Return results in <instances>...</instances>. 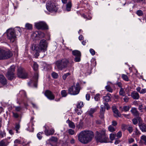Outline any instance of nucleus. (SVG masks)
<instances>
[{
    "mask_svg": "<svg viewBox=\"0 0 146 146\" xmlns=\"http://www.w3.org/2000/svg\"><path fill=\"white\" fill-rule=\"evenodd\" d=\"M93 132L91 131H84L80 132L78 135V140L84 144L90 142L94 137Z\"/></svg>",
    "mask_w": 146,
    "mask_h": 146,
    "instance_id": "1",
    "label": "nucleus"
},
{
    "mask_svg": "<svg viewBox=\"0 0 146 146\" xmlns=\"http://www.w3.org/2000/svg\"><path fill=\"white\" fill-rule=\"evenodd\" d=\"M95 138L97 142L102 143L108 142V137L106 135L105 130H102L99 132L96 131Z\"/></svg>",
    "mask_w": 146,
    "mask_h": 146,
    "instance_id": "2",
    "label": "nucleus"
},
{
    "mask_svg": "<svg viewBox=\"0 0 146 146\" xmlns=\"http://www.w3.org/2000/svg\"><path fill=\"white\" fill-rule=\"evenodd\" d=\"M69 62L68 60L63 59L57 61L55 64L58 70H62L67 67Z\"/></svg>",
    "mask_w": 146,
    "mask_h": 146,
    "instance_id": "3",
    "label": "nucleus"
},
{
    "mask_svg": "<svg viewBox=\"0 0 146 146\" xmlns=\"http://www.w3.org/2000/svg\"><path fill=\"white\" fill-rule=\"evenodd\" d=\"M12 52L9 50L0 48V60L7 59L12 57Z\"/></svg>",
    "mask_w": 146,
    "mask_h": 146,
    "instance_id": "4",
    "label": "nucleus"
},
{
    "mask_svg": "<svg viewBox=\"0 0 146 146\" xmlns=\"http://www.w3.org/2000/svg\"><path fill=\"white\" fill-rule=\"evenodd\" d=\"M15 31L12 29H9L7 31V38L12 42H14L16 40V35Z\"/></svg>",
    "mask_w": 146,
    "mask_h": 146,
    "instance_id": "5",
    "label": "nucleus"
},
{
    "mask_svg": "<svg viewBox=\"0 0 146 146\" xmlns=\"http://www.w3.org/2000/svg\"><path fill=\"white\" fill-rule=\"evenodd\" d=\"M80 86L79 83H77L75 85L72 86L69 88L68 93L73 95H75L78 94L80 90Z\"/></svg>",
    "mask_w": 146,
    "mask_h": 146,
    "instance_id": "6",
    "label": "nucleus"
},
{
    "mask_svg": "<svg viewBox=\"0 0 146 146\" xmlns=\"http://www.w3.org/2000/svg\"><path fill=\"white\" fill-rule=\"evenodd\" d=\"M48 44L46 40L43 39L41 40L38 46L39 50L40 52H44L46 51Z\"/></svg>",
    "mask_w": 146,
    "mask_h": 146,
    "instance_id": "7",
    "label": "nucleus"
},
{
    "mask_svg": "<svg viewBox=\"0 0 146 146\" xmlns=\"http://www.w3.org/2000/svg\"><path fill=\"white\" fill-rule=\"evenodd\" d=\"M15 66L13 65L10 66L8 69L6 76L9 80H12L14 78V72L15 71Z\"/></svg>",
    "mask_w": 146,
    "mask_h": 146,
    "instance_id": "8",
    "label": "nucleus"
},
{
    "mask_svg": "<svg viewBox=\"0 0 146 146\" xmlns=\"http://www.w3.org/2000/svg\"><path fill=\"white\" fill-rule=\"evenodd\" d=\"M17 75L19 78L23 79L27 78L28 77L27 72L23 68L21 67H20L18 69Z\"/></svg>",
    "mask_w": 146,
    "mask_h": 146,
    "instance_id": "9",
    "label": "nucleus"
},
{
    "mask_svg": "<svg viewBox=\"0 0 146 146\" xmlns=\"http://www.w3.org/2000/svg\"><path fill=\"white\" fill-rule=\"evenodd\" d=\"M46 8L49 11L52 12V11H56L58 8L57 5L54 3L52 2H50L46 4Z\"/></svg>",
    "mask_w": 146,
    "mask_h": 146,
    "instance_id": "10",
    "label": "nucleus"
},
{
    "mask_svg": "<svg viewBox=\"0 0 146 146\" xmlns=\"http://www.w3.org/2000/svg\"><path fill=\"white\" fill-rule=\"evenodd\" d=\"M72 54L75 56L74 60L76 62H79L80 61L81 53L80 52L77 50H73L72 52Z\"/></svg>",
    "mask_w": 146,
    "mask_h": 146,
    "instance_id": "11",
    "label": "nucleus"
},
{
    "mask_svg": "<svg viewBox=\"0 0 146 146\" xmlns=\"http://www.w3.org/2000/svg\"><path fill=\"white\" fill-rule=\"evenodd\" d=\"M38 79V74L37 73H36L34 75L31 80L30 82H29V84L31 83V84H33V86L36 88L37 87V83Z\"/></svg>",
    "mask_w": 146,
    "mask_h": 146,
    "instance_id": "12",
    "label": "nucleus"
},
{
    "mask_svg": "<svg viewBox=\"0 0 146 146\" xmlns=\"http://www.w3.org/2000/svg\"><path fill=\"white\" fill-rule=\"evenodd\" d=\"M36 28L38 29H48V27L46 24L44 22H40L35 24Z\"/></svg>",
    "mask_w": 146,
    "mask_h": 146,
    "instance_id": "13",
    "label": "nucleus"
},
{
    "mask_svg": "<svg viewBox=\"0 0 146 146\" xmlns=\"http://www.w3.org/2000/svg\"><path fill=\"white\" fill-rule=\"evenodd\" d=\"M44 95L47 98L50 100L54 99L55 96L52 93L50 90H47L45 91Z\"/></svg>",
    "mask_w": 146,
    "mask_h": 146,
    "instance_id": "14",
    "label": "nucleus"
},
{
    "mask_svg": "<svg viewBox=\"0 0 146 146\" xmlns=\"http://www.w3.org/2000/svg\"><path fill=\"white\" fill-rule=\"evenodd\" d=\"M112 110L114 113V116L116 117H121V115L119 111L115 106H113L112 107Z\"/></svg>",
    "mask_w": 146,
    "mask_h": 146,
    "instance_id": "15",
    "label": "nucleus"
},
{
    "mask_svg": "<svg viewBox=\"0 0 146 146\" xmlns=\"http://www.w3.org/2000/svg\"><path fill=\"white\" fill-rule=\"evenodd\" d=\"M131 95L134 99L137 100L139 99V94L135 91L132 92Z\"/></svg>",
    "mask_w": 146,
    "mask_h": 146,
    "instance_id": "16",
    "label": "nucleus"
},
{
    "mask_svg": "<svg viewBox=\"0 0 146 146\" xmlns=\"http://www.w3.org/2000/svg\"><path fill=\"white\" fill-rule=\"evenodd\" d=\"M54 132L53 129H46L45 130V133L47 136H49L53 135Z\"/></svg>",
    "mask_w": 146,
    "mask_h": 146,
    "instance_id": "17",
    "label": "nucleus"
},
{
    "mask_svg": "<svg viewBox=\"0 0 146 146\" xmlns=\"http://www.w3.org/2000/svg\"><path fill=\"white\" fill-rule=\"evenodd\" d=\"M111 95L109 93L107 94V95L104 96L103 99L104 101L106 102H108L111 100Z\"/></svg>",
    "mask_w": 146,
    "mask_h": 146,
    "instance_id": "18",
    "label": "nucleus"
},
{
    "mask_svg": "<svg viewBox=\"0 0 146 146\" xmlns=\"http://www.w3.org/2000/svg\"><path fill=\"white\" fill-rule=\"evenodd\" d=\"M131 111L134 116H139V113L136 108H132Z\"/></svg>",
    "mask_w": 146,
    "mask_h": 146,
    "instance_id": "19",
    "label": "nucleus"
},
{
    "mask_svg": "<svg viewBox=\"0 0 146 146\" xmlns=\"http://www.w3.org/2000/svg\"><path fill=\"white\" fill-rule=\"evenodd\" d=\"M0 82L3 85H5L7 83L6 79L3 75H0Z\"/></svg>",
    "mask_w": 146,
    "mask_h": 146,
    "instance_id": "20",
    "label": "nucleus"
},
{
    "mask_svg": "<svg viewBox=\"0 0 146 146\" xmlns=\"http://www.w3.org/2000/svg\"><path fill=\"white\" fill-rule=\"evenodd\" d=\"M97 109L96 108H91L88 111V113L92 117H93L92 114L96 111Z\"/></svg>",
    "mask_w": 146,
    "mask_h": 146,
    "instance_id": "21",
    "label": "nucleus"
},
{
    "mask_svg": "<svg viewBox=\"0 0 146 146\" xmlns=\"http://www.w3.org/2000/svg\"><path fill=\"white\" fill-rule=\"evenodd\" d=\"M9 142L6 139L2 140L0 141V146H7Z\"/></svg>",
    "mask_w": 146,
    "mask_h": 146,
    "instance_id": "22",
    "label": "nucleus"
},
{
    "mask_svg": "<svg viewBox=\"0 0 146 146\" xmlns=\"http://www.w3.org/2000/svg\"><path fill=\"white\" fill-rule=\"evenodd\" d=\"M72 7V3L71 2H69L66 5V10L68 11H70L71 10Z\"/></svg>",
    "mask_w": 146,
    "mask_h": 146,
    "instance_id": "23",
    "label": "nucleus"
},
{
    "mask_svg": "<svg viewBox=\"0 0 146 146\" xmlns=\"http://www.w3.org/2000/svg\"><path fill=\"white\" fill-rule=\"evenodd\" d=\"M130 108V107L128 106H123V108L120 107V109L122 110H124V111H128Z\"/></svg>",
    "mask_w": 146,
    "mask_h": 146,
    "instance_id": "24",
    "label": "nucleus"
},
{
    "mask_svg": "<svg viewBox=\"0 0 146 146\" xmlns=\"http://www.w3.org/2000/svg\"><path fill=\"white\" fill-rule=\"evenodd\" d=\"M67 121L68 122V123H69V125L70 127L73 129L75 128V125L73 122L69 120H68Z\"/></svg>",
    "mask_w": 146,
    "mask_h": 146,
    "instance_id": "25",
    "label": "nucleus"
},
{
    "mask_svg": "<svg viewBox=\"0 0 146 146\" xmlns=\"http://www.w3.org/2000/svg\"><path fill=\"white\" fill-rule=\"evenodd\" d=\"M139 127L141 130L142 131H146V125H144L143 124H142L141 125H139Z\"/></svg>",
    "mask_w": 146,
    "mask_h": 146,
    "instance_id": "26",
    "label": "nucleus"
},
{
    "mask_svg": "<svg viewBox=\"0 0 146 146\" xmlns=\"http://www.w3.org/2000/svg\"><path fill=\"white\" fill-rule=\"evenodd\" d=\"M32 49L33 50H35L36 52H40L39 50V48L38 46H36V45L35 44H33L32 46L31 47Z\"/></svg>",
    "mask_w": 146,
    "mask_h": 146,
    "instance_id": "27",
    "label": "nucleus"
},
{
    "mask_svg": "<svg viewBox=\"0 0 146 146\" xmlns=\"http://www.w3.org/2000/svg\"><path fill=\"white\" fill-rule=\"evenodd\" d=\"M49 141L51 142H54L56 143L58 141V139L57 137H52L49 139Z\"/></svg>",
    "mask_w": 146,
    "mask_h": 146,
    "instance_id": "28",
    "label": "nucleus"
},
{
    "mask_svg": "<svg viewBox=\"0 0 146 146\" xmlns=\"http://www.w3.org/2000/svg\"><path fill=\"white\" fill-rule=\"evenodd\" d=\"M121 77L123 80L126 81H129V78L127 75L124 74H122L121 75Z\"/></svg>",
    "mask_w": 146,
    "mask_h": 146,
    "instance_id": "29",
    "label": "nucleus"
},
{
    "mask_svg": "<svg viewBox=\"0 0 146 146\" xmlns=\"http://www.w3.org/2000/svg\"><path fill=\"white\" fill-rule=\"evenodd\" d=\"M105 88L106 89L108 92H113V90L110 86H106Z\"/></svg>",
    "mask_w": 146,
    "mask_h": 146,
    "instance_id": "30",
    "label": "nucleus"
},
{
    "mask_svg": "<svg viewBox=\"0 0 146 146\" xmlns=\"http://www.w3.org/2000/svg\"><path fill=\"white\" fill-rule=\"evenodd\" d=\"M25 27L28 29H32V25L30 24L27 23L26 24Z\"/></svg>",
    "mask_w": 146,
    "mask_h": 146,
    "instance_id": "31",
    "label": "nucleus"
},
{
    "mask_svg": "<svg viewBox=\"0 0 146 146\" xmlns=\"http://www.w3.org/2000/svg\"><path fill=\"white\" fill-rule=\"evenodd\" d=\"M119 94L122 96H124L125 92L124 90V89L123 88H121L120 89V91L119 92Z\"/></svg>",
    "mask_w": 146,
    "mask_h": 146,
    "instance_id": "32",
    "label": "nucleus"
},
{
    "mask_svg": "<svg viewBox=\"0 0 146 146\" xmlns=\"http://www.w3.org/2000/svg\"><path fill=\"white\" fill-rule=\"evenodd\" d=\"M33 68L35 71H37L38 70V65L36 62H34L33 65Z\"/></svg>",
    "mask_w": 146,
    "mask_h": 146,
    "instance_id": "33",
    "label": "nucleus"
},
{
    "mask_svg": "<svg viewBox=\"0 0 146 146\" xmlns=\"http://www.w3.org/2000/svg\"><path fill=\"white\" fill-rule=\"evenodd\" d=\"M20 125L19 123H16V125L15 127V129L16 131V133H18V130L20 128Z\"/></svg>",
    "mask_w": 146,
    "mask_h": 146,
    "instance_id": "34",
    "label": "nucleus"
},
{
    "mask_svg": "<svg viewBox=\"0 0 146 146\" xmlns=\"http://www.w3.org/2000/svg\"><path fill=\"white\" fill-rule=\"evenodd\" d=\"M108 129L109 131L111 132L114 131L115 130V129L114 127H113L111 125H110L108 127Z\"/></svg>",
    "mask_w": 146,
    "mask_h": 146,
    "instance_id": "35",
    "label": "nucleus"
},
{
    "mask_svg": "<svg viewBox=\"0 0 146 146\" xmlns=\"http://www.w3.org/2000/svg\"><path fill=\"white\" fill-rule=\"evenodd\" d=\"M38 36L40 38H42L44 37L45 36L44 33L42 32H40L38 33Z\"/></svg>",
    "mask_w": 146,
    "mask_h": 146,
    "instance_id": "36",
    "label": "nucleus"
},
{
    "mask_svg": "<svg viewBox=\"0 0 146 146\" xmlns=\"http://www.w3.org/2000/svg\"><path fill=\"white\" fill-rule=\"evenodd\" d=\"M61 95L62 96V97H65L67 95L66 91L65 90H62L61 91Z\"/></svg>",
    "mask_w": 146,
    "mask_h": 146,
    "instance_id": "37",
    "label": "nucleus"
},
{
    "mask_svg": "<svg viewBox=\"0 0 146 146\" xmlns=\"http://www.w3.org/2000/svg\"><path fill=\"white\" fill-rule=\"evenodd\" d=\"M83 106V104L82 102H79L77 106L78 108H80Z\"/></svg>",
    "mask_w": 146,
    "mask_h": 146,
    "instance_id": "38",
    "label": "nucleus"
},
{
    "mask_svg": "<svg viewBox=\"0 0 146 146\" xmlns=\"http://www.w3.org/2000/svg\"><path fill=\"white\" fill-rule=\"evenodd\" d=\"M136 14L139 16H141L143 15V11L141 10H138L136 12Z\"/></svg>",
    "mask_w": 146,
    "mask_h": 146,
    "instance_id": "39",
    "label": "nucleus"
},
{
    "mask_svg": "<svg viewBox=\"0 0 146 146\" xmlns=\"http://www.w3.org/2000/svg\"><path fill=\"white\" fill-rule=\"evenodd\" d=\"M116 136L115 134L114 133H111L110 135V138L111 140H113L115 138Z\"/></svg>",
    "mask_w": 146,
    "mask_h": 146,
    "instance_id": "40",
    "label": "nucleus"
},
{
    "mask_svg": "<svg viewBox=\"0 0 146 146\" xmlns=\"http://www.w3.org/2000/svg\"><path fill=\"white\" fill-rule=\"evenodd\" d=\"M100 94H97L94 97L95 100L96 101H98L100 99Z\"/></svg>",
    "mask_w": 146,
    "mask_h": 146,
    "instance_id": "41",
    "label": "nucleus"
},
{
    "mask_svg": "<svg viewBox=\"0 0 146 146\" xmlns=\"http://www.w3.org/2000/svg\"><path fill=\"white\" fill-rule=\"evenodd\" d=\"M127 129L129 131V133H131L133 131V127L132 126H128L127 128Z\"/></svg>",
    "mask_w": 146,
    "mask_h": 146,
    "instance_id": "42",
    "label": "nucleus"
},
{
    "mask_svg": "<svg viewBox=\"0 0 146 146\" xmlns=\"http://www.w3.org/2000/svg\"><path fill=\"white\" fill-rule=\"evenodd\" d=\"M82 123H83L82 122V121L81 120H80L79 124L77 125L76 127L78 129H80L81 128H82L83 125Z\"/></svg>",
    "mask_w": 146,
    "mask_h": 146,
    "instance_id": "43",
    "label": "nucleus"
},
{
    "mask_svg": "<svg viewBox=\"0 0 146 146\" xmlns=\"http://www.w3.org/2000/svg\"><path fill=\"white\" fill-rule=\"evenodd\" d=\"M70 74L69 73H67L64 74L62 76V78L64 80H65L67 77L69 75H70Z\"/></svg>",
    "mask_w": 146,
    "mask_h": 146,
    "instance_id": "44",
    "label": "nucleus"
},
{
    "mask_svg": "<svg viewBox=\"0 0 146 146\" xmlns=\"http://www.w3.org/2000/svg\"><path fill=\"white\" fill-rule=\"evenodd\" d=\"M128 126L125 124H122L121 125V128L123 130H125V129H127Z\"/></svg>",
    "mask_w": 146,
    "mask_h": 146,
    "instance_id": "45",
    "label": "nucleus"
},
{
    "mask_svg": "<svg viewBox=\"0 0 146 146\" xmlns=\"http://www.w3.org/2000/svg\"><path fill=\"white\" fill-rule=\"evenodd\" d=\"M52 75V77L54 78H57L58 76V74L55 72H53Z\"/></svg>",
    "mask_w": 146,
    "mask_h": 146,
    "instance_id": "46",
    "label": "nucleus"
},
{
    "mask_svg": "<svg viewBox=\"0 0 146 146\" xmlns=\"http://www.w3.org/2000/svg\"><path fill=\"white\" fill-rule=\"evenodd\" d=\"M122 136V133L121 131H119L116 134V136L118 138H120Z\"/></svg>",
    "mask_w": 146,
    "mask_h": 146,
    "instance_id": "47",
    "label": "nucleus"
},
{
    "mask_svg": "<svg viewBox=\"0 0 146 146\" xmlns=\"http://www.w3.org/2000/svg\"><path fill=\"white\" fill-rule=\"evenodd\" d=\"M105 106H101V110L100 111V112H104L105 110Z\"/></svg>",
    "mask_w": 146,
    "mask_h": 146,
    "instance_id": "48",
    "label": "nucleus"
},
{
    "mask_svg": "<svg viewBox=\"0 0 146 146\" xmlns=\"http://www.w3.org/2000/svg\"><path fill=\"white\" fill-rule=\"evenodd\" d=\"M104 106L106 107L107 109L108 110H109V109L110 108V107L108 102H104Z\"/></svg>",
    "mask_w": 146,
    "mask_h": 146,
    "instance_id": "49",
    "label": "nucleus"
},
{
    "mask_svg": "<svg viewBox=\"0 0 146 146\" xmlns=\"http://www.w3.org/2000/svg\"><path fill=\"white\" fill-rule=\"evenodd\" d=\"M13 116L15 118H17L19 117V115L17 113H13Z\"/></svg>",
    "mask_w": 146,
    "mask_h": 146,
    "instance_id": "50",
    "label": "nucleus"
},
{
    "mask_svg": "<svg viewBox=\"0 0 146 146\" xmlns=\"http://www.w3.org/2000/svg\"><path fill=\"white\" fill-rule=\"evenodd\" d=\"M104 112H100V115L99 116L101 119H104Z\"/></svg>",
    "mask_w": 146,
    "mask_h": 146,
    "instance_id": "51",
    "label": "nucleus"
},
{
    "mask_svg": "<svg viewBox=\"0 0 146 146\" xmlns=\"http://www.w3.org/2000/svg\"><path fill=\"white\" fill-rule=\"evenodd\" d=\"M74 131L72 129H69L68 130L69 133L71 135H73L74 133Z\"/></svg>",
    "mask_w": 146,
    "mask_h": 146,
    "instance_id": "52",
    "label": "nucleus"
},
{
    "mask_svg": "<svg viewBox=\"0 0 146 146\" xmlns=\"http://www.w3.org/2000/svg\"><path fill=\"white\" fill-rule=\"evenodd\" d=\"M22 109V108L20 106L16 107H15V110L17 111H20Z\"/></svg>",
    "mask_w": 146,
    "mask_h": 146,
    "instance_id": "53",
    "label": "nucleus"
},
{
    "mask_svg": "<svg viewBox=\"0 0 146 146\" xmlns=\"http://www.w3.org/2000/svg\"><path fill=\"white\" fill-rule=\"evenodd\" d=\"M133 123L135 125L137 123V119L134 118L132 119Z\"/></svg>",
    "mask_w": 146,
    "mask_h": 146,
    "instance_id": "54",
    "label": "nucleus"
},
{
    "mask_svg": "<svg viewBox=\"0 0 146 146\" xmlns=\"http://www.w3.org/2000/svg\"><path fill=\"white\" fill-rule=\"evenodd\" d=\"M90 53L92 55H94L95 54V52L94 50L92 49H90Z\"/></svg>",
    "mask_w": 146,
    "mask_h": 146,
    "instance_id": "55",
    "label": "nucleus"
},
{
    "mask_svg": "<svg viewBox=\"0 0 146 146\" xmlns=\"http://www.w3.org/2000/svg\"><path fill=\"white\" fill-rule=\"evenodd\" d=\"M6 133L5 131H0V135H1L2 137H4V135H5Z\"/></svg>",
    "mask_w": 146,
    "mask_h": 146,
    "instance_id": "56",
    "label": "nucleus"
},
{
    "mask_svg": "<svg viewBox=\"0 0 146 146\" xmlns=\"http://www.w3.org/2000/svg\"><path fill=\"white\" fill-rule=\"evenodd\" d=\"M40 133H43V132H42V133L39 132V133H38L37 134V136L38 138L40 139H41L42 138V136L40 134Z\"/></svg>",
    "mask_w": 146,
    "mask_h": 146,
    "instance_id": "57",
    "label": "nucleus"
},
{
    "mask_svg": "<svg viewBox=\"0 0 146 146\" xmlns=\"http://www.w3.org/2000/svg\"><path fill=\"white\" fill-rule=\"evenodd\" d=\"M141 138L142 140L144 141L145 142L146 141V136L144 135H143L141 137Z\"/></svg>",
    "mask_w": 146,
    "mask_h": 146,
    "instance_id": "58",
    "label": "nucleus"
},
{
    "mask_svg": "<svg viewBox=\"0 0 146 146\" xmlns=\"http://www.w3.org/2000/svg\"><path fill=\"white\" fill-rule=\"evenodd\" d=\"M129 98L127 96H125L123 98V100L125 102H127L129 101Z\"/></svg>",
    "mask_w": 146,
    "mask_h": 146,
    "instance_id": "59",
    "label": "nucleus"
},
{
    "mask_svg": "<svg viewBox=\"0 0 146 146\" xmlns=\"http://www.w3.org/2000/svg\"><path fill=\"white\" fill-rule=\"evenodd\" d=\"M117 124V122L115 121H113L112 122V125L113 126H115Z\"/></svg>",
    "mask_w": 146,
    "mask_h": 146,
    "instance_id": "60",
    "label": "nucleus"
},
{
    "mask_svg": "<svg viewBox=\"0 0 146 146\" xmlns=\"http://www.w3.org/2000/svg\"><path fill=\"white\" fill-rule=\"evenodd\" d=\"M146 92V89H142L140 92L141 94H144Z\"/></svg>",
    "mask_w": 146,
    "mask_h": 146,
    "instance_id": "61",
    "label": "nucleus"
},
{
    "mask_svg": "<svg viewBox=\"0 0 146 146\" xmlns=\"http://www.w3.org/2000/svg\"><path fill=\"white\" fill-rule=\"evenodd\" d=\"M116 84L119 88H122V84L121 82H118Z\"/></svg>",
    "mask_w": 146,
    "mask_h": 146,
    "instance_id": "62",
    "label": "nucleus"
},
{
    "mask_svg": "<svg viewBox=\"0 0 146 146\" xmlns=\"http://www.w3.org/2000/svg\"><path fill=\"white\" fill-rule=\"evenodd\" d=\"M90 96L89 94H87L86 95V99L88 100H90Z\"/></svg>",
    "mask_w": 146,
    "mask_h": 146,
    "instance_id": "63",
    "label": "nucleus"
},
{
    "mask_svg": "<svg viewBox=\"0 0 146 146\" xmlns=\"http://www.w3.org/2000/svg\"><path fill=\"white\" fill-rule=\"evenodd\" d=\"M17 28L18 29L17 31H18L19 32V33L18 35H20L21 34V29L19 27H17Z\"/></svg>",
    "mask_w": 146,
    "mask_h": 146,
    "instance_id": "64",
    "label": "nucleus"
}]
</instances>
